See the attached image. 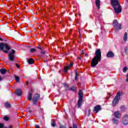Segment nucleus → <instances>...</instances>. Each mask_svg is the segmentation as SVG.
<instances>
[{
	"instance_id": "nucleus-1",
	"label": "nucleus",
	"mask_w": 128,
	"mask_h": 128,
	"mask_svg": "<svg viewBox=\"0 0 128 128\" xmlns=\"http://www.w3.org/2000/svg\"><path fill=\"white\" fill-rule=\"evenodd\" d=\"M100 60H102V51L100 49H97L95 52V56L91 62L92 68H95Z\"/></svg>"
},
{
	"instance_id": "nucleus-2",
	"label": "nucleus",
	"mask_w": 128,
	"mask_h": 128,
	"mask_svg": "<svg viewBox=\"0 0 128 128\" xmlns=\"http://www.w3.org/2000/svg\"><path fill=\"white\" fill-rule=\"evenodd\" d=\"M111 4H112L115 12V14H120L122 12V7L118 3V0H111Z\"/></svg>"
},
{
	"instance_id": "nucleus-3",
	"label": "nucleus",
	"mask_w": 128,
	"mask_h": 128,
	"mask_svg": "<svg viewBox=\"0 0 128 128\" xmlns=\"http://www.w3.org/2000/svg\"><path fill=\"white\" fill-rule=\"evenodd\" d=\"M4 48H5L6 50H4ZM10 50V48L8 44H4V43H0V50H2L3 52H4L5 54H8V50Z\"/></svg>"
},
{
	"instance_id": "nucleus-4",
	"label": "nucleus",
	"mask_w": 128,
	"mask_h": 128,
	"mask_svg": "<svg viewBox=\"0 0 128 128\" xmlns=\"http://www.w3.org/2000/svg\"><path fill=\"white\" fill-rule=\"evenodd\" d=\"M79 99L78 102V108H80L82 106V98H84V93L82 90L79 91Z\"/></svg>"
},
{
	"instance_id": "nucleus-5",
	"label": "nucleus",
	"mask_w": 128,
	"mask_h": 128,
	"mask_svg": "<svg viewBox=\"0 0 128 128\" xmlns=\"http://www.w3.org/2000/svg\"><path fill=\"white\" fill-rule=\"evenodd\" d=\"M120 98V92H117L116 96L115 98H114L112 102V104L114 106H116V104L118 102Z\"/></svg>"
},
{
	"instance_id": "nucleus-6",
	"label": "nucleus",
	"mask_w": 128,
	"mask_h": 128,
	"mask_svg": "<svg viewBox=\"0 0 128 128\" xmlns=\"http://www.w3.org/2000/svg\"><path fill=\"white\" fill-rule=\"evenodd\" d=\"M11 52H10L8 55V58L10 60V62H14V52H16V50H11Z\"/></svg>"
},
{
	"instance_id": "nucleus-7",
	"label": "nucleus",
	"mask_w": 128,
	"mask_h": 128,
	"mask_svg": "<svg viewBox=\"0 0 128 128\" xmlns=\"http://www.w3.org/2000/svg\"><path fill=\"white\" fill-rule=\"evenodd\" d=\"M122 122L124 126L128 124V115H124L122 119Z\"/></svg>"
},
{
	"instance_id": "nucleus-8",
	"label": "nucleus",
	"mask_w": 128,
	"mask_h": 128,
	"mask_svg": "<svg viewBox=\"0 0 128 128\" xmlns=\"http://www.w3.org/2000/svg\"><path fill=\"white\" fill-rule=\"evenodd\" d=\"M38 98H40V94H34L32 99L34 104H36V102H38Z\"/></svg>"
},
{
	"instance_id": "nucleus-9",
	"label": "nucleus",
	"mask_w": 128,
	"mask_h": 128,
	"mask_svg": "<svg viewBox=\"0 0 128 128\" xmlns=\"http://www.w3.org/2000/svg\"><path fill=\"white\" fill-rule=\"evenodd\" d=\"M100 110H102V108L100 107V106L98 105L94 107V112L96 114H98Z\"/></svg>"
},
{
	"instance_id": "nucleus-10",
	"label": "nucleus",
	"mask_w": 128,
	"mask_h": 128,
	"mask_svg": "<svg viewBox=\"0 0 128 128\" xmlns=\"http://www.w3.org/2000/svg\"><path fill=\"white\" fill-rule=\"evenodd\" d=\"M74 66V64L70 63V66H67L64 68V72H67L68 70H70V66Z\"/></svg>"
},
{
	"instance_id": "nucleus-11",
	"label": "nucleus",
	"mask_w": 128,
	"mask_h": 128,
	"mask_svg": "<svg viewBox=\"0 0 128 128\" xmlns=\"http://www.w3.org/2000/svg\"><path fill=\"white\" fill-rule=\"evenodd\" d=\"M114 116L116 118H120V113L118 111L114 112Z\"/></svg>"
},
{
	"instance_id": "nucleus-12",
	"label": "nucleus",
	"mask_w": 128,
	"mask_h": 128,
	"mask_svg": "<svg viewBox=\"0 0 128 128\" xmlns=\"http://www.w3.org/2000/svg\"><path fill=\"white\" fill-rule=\"evenodd\" d=\"M114 54L112 51H110L108 52L106 54L107 58H114Z\"/></svg>"
},
{
	"instance_id": "nucleus-13",
	"label": "nucleus",
	"mask_w": 128,
	"mask_h": 128,
	"mask_svg": "<svg viewBox=\"0 0 128 128\" xmlns=\"http://www.w3.org/2000/svg\"><path fill=\"white\" fill-rule=\"evenodd\" d=\"M32 92H30L28 93V100H32Z\"/></svg>"
},
{
	"instance_id": "nucleus-14",
	"label": "nucleus",
	"mask_w": 128,
	"mask_h": 128,
	"mask_svg": "<svg viewBox=\"0 0 128 128\" xmlns=\"http://www.w3.org/2000/svg\"><path fill=\"white\" fill-rule=\"evenodd\" d=\"M96 4L98 8L100 10V0H96Z\"/></svg>"
},
{
	"instance_id": "nucleus-15",
	"label": "nucleus",
	"mask_w": 128,
	"mask_h": 128,
	"mask_svg": "<svg viewBox=\"0 0 128 128\" xmlns=\"http://www.w3.org/2000/svg\"><path fill=\"white\" fill-rule=\"evenodd\" d=\"M15 92H16V94H17V96H22V90H20V89H16L15 90Z\"/></svg>"
},
{
	"instance_id": "nucleus-16",
	"label": "nucleus",
	"mask_w": 128,
	"mask_h": 128,
	"mask_svg": "<svg viewBox=\"0 0 128 128\" xmlns=\"http://www.w3.org/2000/svg\"><path fill=\"white\" fill-rule=\"evenodd\" d=\"M123 40L124 42H126L128 40V32H125L124 37H123Z\"/></svg>"
},
{
	"instance_id": "nucleus-17",
	"label": "nucleus",
	"mask_w": 128,
	"mask_h": 128,
	"mask_svg": "<svg viewBox=\"0 0 128 128\" xmlns=\"http://www.w3.org/2000/svg\"><path fill=\"white\" fill-rule=\"evenodd\" d=\"M28 64H34V60H32V58H30L28 60Z\"/></svg>"
},
{
	"instance_id": "nucleus-18",
	"label": "nucleus",
	"mask_w": 128,
	"mask_h": 128,
	"mask_svg": "<svg viewBox=\"0 0 128 128\" xmlns=\"http://www.w3.org/2000/svg\"><path fill=\"white\" fill-rule=\"evenodd\" d=\"M112 120L114 124H118V120H116V118H114Z\"/></svg>"
},
{
	"instance_id": "nucleus-19",
	"label": "nucleus",
	"mask_w": 128,
	"mask_h": 128,
	"mask_svg": "<svg viewBox=\"0 0 128 128\" xmlns=\"http://www.w3.org/2000/svg\"><path fill=\"white\" fill-rule=\"evenodd\" d=\"M76 76H75V80H78V71H75Z\"/></svg>"
},
{
	"instance_id": "nucleus-20",
	"label": "nucleus",
	"mask_w": 128,
	"mask_h": 128,
	"mask_svg": "<svg viewBox=\"0 0 128 128\" xmlns=\"http://www.w3.org/2000/svg\"><path fill=\"white\" fill-rule=\"evenodd\" d=\"M118 20H114L113 22V26H114V27L116 26H118Z\"/></svg>"
},
{
	"instance_id": "nucleus-21",
	"label": "nucleus",
	"mask_w": 128,
	"mask_h": 128,
	"mask_svg": "<svg viewBox=\"0 0 128 128\" xmlns=\"http://www.w3.org/2000/svg\"><path fill=\"white\" fill-rule=\"evenodd\" d=\"M0 72H1V74H6V70H4V69H1L0 70Z\"/></svg>"
},
{
	"instance_id": "nucleus-22",
	"label": "nucleus",
	"mask_w": 128,
	"mask_h": 128,
	"mask_svg": "<svg viewBox=\"0 0 128 128\" xmlns=\"http://www.w3.org/2000/svg\"><path fill=\"white\" fill-rule=\"evenodd\" d=\"M70 90H72V92H76V88L74 86H72L70 88Z\"/></svg>"
},
{
	"instance_id": "nucleus-23",
	"label": "nucleus",
	"mask_w": 128,
	"mask_h": 128,
	"mask_svg": "<svg viewBox=\"0 0 128 128\" xmlns=\"http://www.w3.org/2000/svg\"><path fill=\"white\" fill-rule=\"evenodd\" d=\"M4 106L6 108H10V104L8 102L5 103Z\"/></svg>"
},
{
	"instance_id": "nucleus-24",
	"label": "nucleus",
	"mask_w": 128,
	"mask_h": 128,
	"mask_svg": "<svg viewBox=\"0 0 128 128\" xmlns=\"http://www.w3.org/2000/svg\"><path fill=\"white\" fill-rule=\"evenodd\" d=\"M122 30V25L120 24L117 27H116L115 28V30Z\"/></svg>"
},
{
	"instance_id": "nucleus-25",
	"label": "nucleus",
	"mask_w": 128,
	"mask_h": 128,
	"mask_svg": "<svg viewBox=\"0 0 128 128\" xmlns=\"http://www.w3.org/2000/svg\"><path fill=\"white\" fill-rule=\"evenodd\" d=\"M15 78L16 82H20V77L18 76H16Z\"/></svg>"
},
{
	"instance_id": "nucleus-26",
	"label": "nucleus",
	"mask_w": 128,
	"mask_h": 128,
	"mask_svg": "<svg viewBox=\"0 0 128 128\" xmlns=\"http://www.w3.org/2000/svg\"><path fill=\"white\" fill-rule=\"evenodd\" d=\"M36 48H30V52H36Z\"/></svg>"
},
{
	"instance_id": "nucleus-27",
	"label": "nucleus",
	"mask_w": 128,
	"mask_h": 128,
	"mask_svg": "<svg viewBox=\"0 0 128 128\" xmlns=\"http://www.w3.org/2000/svg\"><path fill=\"white\" fill-rule=\"evenodd\" d=\"M4 120L8 121V120H10V117L7 116H4Z\"/></svg>"
},
{
	"instance_id": "nucleus-28",
	"label": "nucleus",
	"mask_w": 128,
	"mask_h": 128,
	"mask_svg": "<svg viewBox=\"0 0 128 128\" xmlns=\"http://www.w3.org/2000/svg\"><path fill=\"white\" fill-rule=\"evenodd\" d=\"M52 126L53 128H54L56 126V122H54V120H52Z\"/></svg>"
},
{
	"instance_id": "nucleus-29",
	"label": "nucleus",
	"mask_w": 128,
	"mask_h": 128,
	"mask_svg": "<svg viewBox=\"0 0 128 128\" xmlns=\"http://www.w3.org/2000/svg\"><path fill=\"white\" fill-rule=\"evenodd\" d=\"M126 70H128V68L127 67H124L123 68L122 72H126Z\"/></svg>"
},
{
	"instance_id": "nucleus-30",
	"label": "nucleus",
	"mask_w": 128,
	"mask_h": 128,
	"mask_svg": "<svg viewBox=\"0 0 128 128\" xmlns=\"http://www.w3.org/2000/svg\"><path fill=\"white\" fill-rule=\"evenodd\" d=\"M70 128H72V127H70ZM73 128H78V126H76V124H73Z\"/></svg>"
},
{
	"instance_id": "nucleus-31",
	"label": "nucleus",
	"mask_w": 128,
	"mask_h": 128,
	"mask_svg": "<svg viewBox=\"0 0 128 128\" xmlns=\"http://www.w3.org/2000/svg\"><path fill=\"white\" fill-rule=\"evenodd\" d=\"M0 128H6L4 126V124H0Z\"/></svg>"
},
{
	"instance_id": "nucleus-32",
	"label": "nucleus",
	"mask_w": 128,
	"mask_h": 128,
	"mask_svg": "<svg viewBox=\"0 0 128 128\" xmlns=\"http://www.w3.org/2000/svg\"><path fill=\"white\" fill-rule=\"evenodd\" d=\"M91 112L92 111L90 110V109L88 110V116H90V114Z\"/></svg>"
},
{
	"instance_id": "nucleus-33",
	"label": "nucleus",
	"mask_w": 128,
	"mask_h": 128,
	"mask_svg": "<svg viewBox=\"0 0 128 128\" xmlns=\"http://www.w3.org/2000/svg\"><path fill=\"white\" fill-rule=\"evenodd\" d=\"M64 86H65V88H68V85L67 84H64Z\"/></svg>"
},
{
	"instance_id": "nucleus-34",
	"label": "nucleus",
	"mask_w": 128,
	"mask_h": 128,
	"mask_svg": "<svg viewBox=\"0 0 128 128\" xmlns=\"http://www.w3.org/2000/svg\"><path fill=\"white\" fill-rule=\"evenodd\" d=\"M40 53H41L42 54H45V52H44V51H41V52H40Z\"/></svg>"
},
{
	"instance_id": "nucleus-35",
	"label": "nucleus",
	"mask_w": 128,
	"mask_h": 128,
	"mask_svg": "<svg viewBox=\"0 0 128 128\" xmlns=\"http://www.w3.org/2000/svg\"><path fill=\"white\" fill-rule=\"evenodd\" d=\"M60 128H66L64 126H60Z\"/></svg>"
},
{
	"instance_id": "nucleus-36",
	"label": "nucleus",
	"mask_w": 128,
	"mask_h": 128,
	"mask_svg": "<svg viewBox=\"0 0 128 128\" xmlns=\"http://www.w3.org/2000/svg\"><path fill=\"white\" fill-rule=\"evenodd\" d=\"M35 128H40V126L36 125V126H35Z\"/></svg>"
},
{
	"instance_id": "nucleus-37",
	"label": "nucleus",
	"mask_w": 128,
	"mask_h": 128,
	"mask_svg": "<svg viewBox=\"0 0 128 128\" xmlns=\"http://www.w3.org/2000/svg\"><path fill=\"white\" fill-rule=\"evenodd\" d=\"M79 32V34L80 36H82V34H80V30H78Z\"/></svg>"
},
{
	"instance_id": "nucleus-38",
	"label": "nucleus",
	"mask_w": 128,
	"mask_h": 128,
	"mask_svg": "<svg viewBox=\"0 0 128 128\" xmlns=\"http://www.w3.org/2000/svg\"><path fill=\"white\" fill-rule=\"evenodd\" d=\"M8 128H12V125L9 126Z\"/></svg>"
},
{
	"instance_id": "nucleus-39",
	"label": "nucleus",
	"mask_w": 128,
	"mask_h": 128,
	"mask_svg": "<svg viewBox=\"0 0 128 128\" xmlns=\"http://www.w3.org/2000/svg\"><path fill=\"white\" fill-rule=\"evenodd\" d=\"M78 60H82V57H80H80H78Z\"/></svg>"
},
{
	"instance_id": "nucleus-40",
	"label": "nucleus",
	"mask_w": 128,
	"mask_h": 128,
	"mask_svg": "<svg viewBox=\"0 0 128 128\" xmlns=\"http://www.w3.org/2000/svg\"><path fill=\"white\" fill-rule=\"evenodd\" d=\"M16 66L17 68H20V66L18 64H16Z\"/></svg>"
},
{
	"instance_id": "nucleus-41",
	"label": "nucleus",
	"mask_w": 128,
	"mask_h": 128,
	"mask_svg": "<svg viewBox=\"0 0 128 128\" xmlns=\"http://www.w3.org/2000/svg\"><path fill=\"white\" fill-rule=\"evenodd\" d=\"M2 80V76H0V81Z\"/></svg>"
},
{
	"instance_id": "nucleus-42",
	"label": "nucleus",
	"mask_w": 128,
	"mask_h": 128,
	"mask_svg": "<svg viewBox=\"0 0 128 128\" xmlns=\"http://www.w3.org/2000/svg\"><path fill=\"white\" fill-rule=\"evenodd\" d=\"M26 83L27 84H28V82L26 81Z\"/></svg>"
},
{
	"instance_id": "nucleus-43",
	"label": "nucleus",
	"mask_w": 128,
	"mask_h": 128,
	"mask_svg": "<svg viewBox=\"0 0 128 128\" xmlns=\"http://www.w3.org/2000/svg\"><path fill=\"white\" fill-rule=\"evenodd\" d=\"M39 50H42V48L38 47Z\"/></svg>"
},
{
	"instance_id": "nucleus-44",
	"label": "nucleus",
	"mask_w": 128,
	"mask_h": 128,
	"mask_svg": "<svg viewBox=\"0 0 128 128\" xmlns=\"http://www.w3.org/2000/svg\"><path fill=\"white\" fill-rule=\"evenodd\" d=\"M0 40H2V39L1 38H0Z\"/></svg>"
},
{
	"instance_id": "nucleus-45",
	"label": "nucleus",
	"mask_w": 128,
	"mask_h": 128,
	"mask_svg": "<svg viewBox=\"0 0 128 128\" xmlns=\"http://www.w3.org/2000/svg\"><path fill=\"white\" fill-rule=\"evenodd\" d=\"M0 40H2V39L1 38H0Z\"/></svg>"
},
{
	"instance_id": "nucleus-46",
	"label": "nucleus",
	"mask_w": 128,
	"mask_h": 128,
	"mask_svg": "<svg viewBox=\"0 0 128 128\" xmlns=\"http://www.w3.org/2000/svg\"><path fill=\"white\" fill-rule=\"evenodd\" d=\"M109 96H110V94H109Z\"/></svg>"
},
{
	"instance_id": "nucleus-47",
	"label": "nucleus",
	"mask_w": 128,
	"mask_h": 128,
	"mask_svg": "<svg viewBox=\"0 0 128 128\" xmlns=\"http://www.w3.org/2000/svg\"><path fill=\"white\" fill-rule=\"evenodd\" d=\"M127 0V2H128V0Z\"/></svg>"
},
{
	"instance_id": "nucleus-48",
	"label": "nucleus",
	"mask_w": 128,
	"mask_h": 128,
	"mask_svg": "<svg viewBox=\"0 0 128 128\" xmlns=\"http://www.w3.org/2000/svg\"><path fill=\"white\" fill-rule=\"evenodd\" d=\"M85 56H86V55Z\"/></svg>"
}]
</instances>
